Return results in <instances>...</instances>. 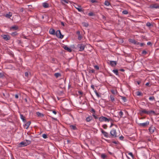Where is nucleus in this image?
<instances>
[{
    "mask_svg": "<svg viewBox=\"0 0 159 159\" xmlns=\"http://www.w3.org/2000/svg\"><path fill=\"white\" fill-rule=\"evenodd\" d=\"M139 112L140 114H145L149 115L152 114L154 115H157L155 112L153 111L150 110L147 111L145 109L143 108H141V110H139Z\"/></svg>",
    "mask_w": 159,
    "mask_h": 159,
    "instance_id": "nucleus-1",
    "label": "nucleus"
},
{
    "mask_svg": "<svg viewBox=\"0 0 159 159\" xmlns=\"http://www.w3.org/2000/svg\"><path fill=\"white\" fill-rule=\"evenodd\" d=\"M99 120L100 122H103V121H105L106 122L107 121H112L113 120L111 118H107L106 117L102 116L100 117L99 118Z\"/></svg>",
    "mask_w": 159,
    "mask_h": 159,
    "instance_id": "nucleus-2",
    "label": "nucleus"
},
{
    "mask_svg": "<svg viewBox=\"0 0 159 159\" xmlns=\"http://www.w3.org/2000/svg\"><path fill=\"white\" fill-rule=\"evenodd\" d=\"M111 138H116L117 137V133L116 130L112 129L110 132Z\"/></svg>",
    "mask_w": 159,
    "mask_h": 159,
    "instance_id": "nucleus-3",
    "label": "nucleus"
},
{
    "mask_svg": "<svg viewBox=\"0 0 159 159\" xmlns=\"http://www.w3.org/2000/svg\"><path fill=\"white\" fill-rule=\"evenodd\" d=\"M149 8L151 9H159V4L156 3L152 4L149 6Z\"/></svg>",
    "mask_w": 159,
    "mask_h": 159,
    "instance_id": "nucleus-4",
    "label": "nucleus"
},
{
    "mask_svg": "<svg viewBox=\"0 0 159 159\" xmlns=\"http://www.w3.org/2000/svg\"><path fill=\"white\" fill-rule=\"evenodd\" d=\"M55 34H56V36L59 38L62 39L63 38V35L61 34V31L59 30L56 31Z\"/></svg>",
    "mask_w": 159,
    "mask_h": 159,
    "instance_id": "nucleus-5",
    "label": "nucleus"
},
{
    "mask_svg": "<svg viewBox=\"0 0 159 159\" xmlns=\"http://www.w3.org/2000/svg\"><path fill=\"white\" fill-rule=\"evenodd\" d=\"M149 124V122L148 121H147L146 122L142 123H139V125L140 127H145Z\"/></svg>",
    "mask_w": 159,
    "mask_h": 159,
    "instance_id": "nucleus-6",
    "label": "nucleus"
},
{
    "mask_svg": "<svg viewBox=\"0 0 159 159\" xmlns=\"http://www.w3.org/2000/svg\"><path fill=\"white\" fill-rule=\"evenodd\" d=\"M77 47L80 48L79 51H82L84 49L85 46L83 44H78Z\"/></svg>",
    "mask_w": 159,
    "mask_h": 159,
    "instance_id": "nucleus-7",
    "label": "nucleus"
},
{
    "mask_svg": "<svg viewBox=\"0 0 159 159\" xmlns=\"http://www.w3.org/2000/svg\"><path fill=\"white\" fill-rule=\"evenodd\" d=\"M2 38L5 40L8 41L10 39V36L8 35H3L2 36Z\"/></svg>",
    "mask_w": 159,
    "mask_h": 159,
    "instance_id": "nucleus-8",
    "label": "nucleus"
},
{
    "mask_svg": "<svg viewBox=\"0 0 159 159\" xmlns=\"http://www.w3.org/2000/svg\"><path fill=\"white\" fill-rule=\"evenodd\" d=\"M74 6L79 11L81 12L82 11V8L80 6L75 4V5H74Z\"/></svg>",
    "mask_w": 159,
    "mask_h": 159,
    "instance_id": "nucleus-9",
    "label": "nucleus"
},
{
    "mask_svg": "<svg viewBox=\"0 0 159 159\" xmlns=\"http://www.w3.org/2000/svg\"><path fill=\"white\" fill-rule=\"evenodd\" d=\"M102 133V134H103L104 137L106 138L108 137V133L104 131L103 129H100Z\"/></svg>",
    "mask_w": 159,
    "mask_h": 159,
    "instance_id": "nucleus-10",
    "label": "nucleus"
},
{
    "mask_svg": "<svg viewBox=\"0 0 159 159\" xmlns=\"http://www.w3.org/2000/svg\"><path fill=\"white\" fill-rule=\"evenodd\" d=\"M155 129V127L151 126L149 128L148 130L151 134H152L154 132Z\"/></svg>",
    "mask_w": 159,
    "mask_h": 159,
    "instance_id": "nucleus-11",
    "label": "nucleus"
},
{
    "mask_svg": "<svg viewBox=\"0 0 159 159\" xmlns=\"http://www.w3.org/2000/svg\"><path fill=\"white\" fill-rule=\"evenodd\" d=\"M12 13L11 12H9L6 15H4V16L7 18L10 19L11 17L12 16Z\"/></svg>",
    "mask_w": 159,
    "mask_h": 159,
    "instance_id": "nucleus-12",
    "label": "nucleus"
},
{
    "mask_svg": "<svg viewBox=\"0 0 159 159\" xmlns=\"http://www.w3.org/2000/svg\"><path fill=\"white\" fill-rule=\"evenodd\" d=\"M91 112L93 113V114H92V116L94 117V118L95 119H97L98 118V117L97 116H96L94 114L95 113V111L94 109L92 108Z\"/></svg>",
    "mask_w": 159,
    "mask_h": 159,
    "instance_id": "nucleus-13",
    "label": "nucleus"
},
{
    "mask_svg": "<svg viewBox=\"0 0 159 159\" xmlns=\"http://www.w3.org/2000/svg\"><path fill=\"white\" fill-rule=\"evenodd\" d=\"M63 48L65 50H66L67 51L69 52H70L72 51L71 49L70 48L68 47L66 45H65L63 46Z\"/></svg>",
    "mask_w": 159,
    "mask_h": 159,
    "instance_id": "nucleus-14",
    "label": "nucleus"
},
{
    "mask_svg": "<svg viewBox=\"0 0 159 159\" xmlns=\"http://www.w3.org/2000/svg\"><path fill=\"white\" fill-rule=\"evenodd\" d=\"M26 146L25 144V142L24 141L23 142H20L19 145V147H23Z\"/></svg>",
    "mask_w": 159,
    "mask_h": 159,
    "instance_id": "nucleus-15",
    "label": "nucleus"
},
{
    "mask_svg": "<svg viewBox=\"0 0 159 159\" xmlns=\"http://www.w3.org/2000/svg\"><path fill=\"white\" fill-rule=\"evenodd\" d=\"M30 123H31V122L30 121H28L24 125V128L26 129H28V128H29Z\"/></svg>",
    "mask_w": 159,
    "mask_h": 159,
    "instance_id": "nucleus-16",
    "label": "nucleus"
},
{
    "mask_svg": "<svg viewBox=\"0 0 159 159\" xmlns=\"http://www.w3.org/2000/svg\"><path fill=\"white\" fill-rule=\"evenodd\" d=\"M93 119L92 116H89L87 117L85 119L86 121L87 122H89L91 121Z\"/></svg>",
    "mask_w": 159,
    "mask_h": 159,
    "instance_id": "nucleus-17",
    "label": "nucleus"
},
{
    "mask_svg": "<svg viewBox=\"0 0 159 159\" xmlns=\"http://www.w3.org/2000/svg\"><path fill=\"white\" fill-rule=\"evenodd\" d=\"M116 62L115 61H110V64L112 66H114L116 65Z\"/></svg>",
    "mask_w": 159,
    "mask_h": 159,
    "instance_id": "nucleus-18",
    "label": "nucleus"
},
{
    "mask_svg": "<svg viewBox=\"0 0 159 159\" xmlns=\"http://www.w3.org/2000/svg\"><path fill=\"white\" fill-rule=\"evenodd\" d=\"M18 29V27L16 25H14L11 27L10 28V30H16Z\"/></svg>",
    "mask_w": 159,
    "mask_h": 159,
    "instance_id": "nucleus-19",
    "label": "nucleus"
},
{
    "mask_svg": "<svg viewBox=\"0 0 159 159\" xmlns=\"http://www.w3.org/2000/svg\"><path fill=\"white\" fill-rule=\"evenodd\" d=\"M49 32L50 34L52 35H55V31L53 29H50L49 30Z\"/></svg>",
    "mask_w": 159,
    "mask_h": 159,
    "instance_id": "nucleus-20",
    "label": "nucleus"
},
{
    "mask_svg": "<svg viewBox=\"0 0 159 159\" xmlns=\"http://www.w3.org/2000/svg\"><path fill=\"white\" fill-rule=\"evenodd\" d=\"M20 118L22 120L23 122L25 123L26 122V120H25V117L23 116L22 114H20Z\"/></svg>",
    "mask_w": 159,
    "mask_h": 159,
    "instance_id": "nucleus-21",
    "label": "nucleus"
},
{
    "mask_svg": "<svg viewBox=\"0 0 159 159\" xmlns=\"http://www.w3.org/2000/svg\"><path fill=\"white\" fill-rule=\"evenodd\" d=\"M43 6L44 8H47L49 7V4L47 2H44L43 3Z\"/></svg>",
    "mask_w": 159,
    "mask_h": 159,
    "instance_id": "nucleus-22",
    "label": "nucleus"
},
{
    "mask_svg": "<svg viewBox=\"0 0 159 159\" xmlns=\"http://www.w3.org/2000/svg\"><path fill=\"white\" fill-rule=\"evenodd\" d=\"M69 127L72 130H75L77 129L76 126L75 125H70Z\"/></svg>",
    "mask_w": 159,
    "mask_h": 159,
    "instance_id": "nucleus-23",
    "label": "nucleus"
},
{
    "mask_svg": "<svg viewBox=\"0 0 159 159\" xmlns=\"http://www.w3.org/2000/svg\"><path fill=\"white\" fill-rule=\"evenodd\" d=\"M36 115L38 117H43L44 116V115L39 112H36Z\"/></svg>",
    "mask_w": 159,
    "mask_h": 159,
    "instance_id": "nucleus-24",
    "label": "nucleus"
},
{
    "mask_svg": "<svg viewBox=\"0 0 159 159\" xmlns=\"http://www.w3.org/2000/svg\"><path fill=\"white\" fill-rule=\"evenodd\" d=\"M24 141L25 143L26 146L30 144L31 143V141L29 140H25Z\"/></svg>",
    "mask_w": 159,
    "mask_h": 159,
    "instance_id": "nucleus-25",
    "label": "nucleus"
},
{
    "mask_svg": "<svg viewBox=\"0 0 159 159\" xmlns=\"http://www.w3.org/2000/svg\"><path fill=\"white\" fill-rule=\"evenodd\" d=\"M129 42L131 43H132L134 44H135V42L136 41L135 40L132 39H129Z\"/></svg>",
    "mask_w": 159,
    "mask_h": 159,
    "instance_id": "nucleus-26",
    "label": "nucleus"
},
{
    "mask_svg": "<svg viewBox=\"0 0 159 159\" xmlns=\"http://www.w3.org/2000/svg\"><path fill=\"white\" fill-rule=\"evenodd\" d=\"M54 76L56 78H57L61 76V75L60 73H55Z\"/></svg>",
    "mask_w": 159,
    "mask_h": 159,
    "instance_id": "nucleus-27",
    "label": "nucleus"
},
{
    "mask_svg": "<svg viewBox=\"0 0 159 159\" xmlns=\"http://www.w3.org/2000/svg\"><path fill=\"white\" fill-rule=\"evenodd\" d=\"M61 2L62 4H65V3H68V1L67 0H61Z\"/></svg>",
    "mask_w": 159,
    "mask_h": 159,
    "instance_id": "nucleus-28",
    "label": "nucleus"
},
{
    "mask_svg": "<svg viewBox=\"0 0 159 159\" xmlns=\"http://www.w3.org/2000/svg\"><path fill=\"white\" fill-rule=\"evenodd\" d=\"M110 98L112 102H113L115 101V98L114 96L111 95L110 96Z\"/></svg>",
    "mask_w": 159,
    "mask_h": 159,
    "instance_id": "nucleus-29",
    "label": "nucleus"
},
{
    "mask_svg": "<svg viewBox=\"0 0 159 159\" xmlns=\"http://www.w3.org/2000/svg\"><path fill=\"white\" fill-rule=\"evenodd\" d=\"M120 97L124 102H126L127 101V100L126 99V98L125 97L122 96H121Z\"/></svg>",
    "mask_w": 159,
    "mask_h": 159,
    "instance_id": "nucleus-30",
    "label": "nucleus"
},
{
    "mask_svg": "<svg viewBox=\"0 0 159 159\" xmlns=\"http://www.w3.org/2000/svg\"><path fill=\"white\" fill-rule=\"evenodd\" d=\"M113 72L116 75H118V70L117 69L114 70Z\"/></svg>",
    "mask_w": 159,
    "mask_h": 159,
    "instance_id": "nucleus-31",
    "label": "nucleus"
},
{
    "mask_svg": "<svg viewBox=\"0 0 159 159\" xmlns=\"http://www.w3.org/2000/svg\"><path fill=\"white\" fill-rule=\"evenodd\" d=\"M107 157V156L105 154H102L101 155V157L102 159H105Z\"/></svg>",
    "mask_w": 159,
    "mask_h": 159,
    "instance_id": "nucleus-32",
    "label": "nucleus"
},
{
    "mask_svg": "<svg viewBox=\"0 0 159 159\" xmlns=\"http://www.w3.org/2000/svg\"><path fill=\"white\" fill-rule=\"evenodd\" d=\"M82 24L83 26L85 27H87L89 25V24L88 23L85 22H83Z\"/></svg>",
    "mask_w": 159,
    "mask_h": 159,
    "instance_id": "nucleus-33",
    "label": "nucleus"
},
{
    "mask_svg": "<svg viewBox=\"0 0 159 159\" xmlns=\"http://www.w3.org/2000/svg\"><path fill=\"white\" fill-rule=\"evenodd\" d=\"M110 4V3L108 1H106L104 2V5L107 6H108Z\"/></svg>",
    "mask_w": 159,
    "mask_h": 159,
    "instance_id": "nucleus-34",
    "label": "nucleus"
},
{
    "mask_svg": "<svg viewBox=\"0 0 159 159\" xmlns=\"http://www.w3.org/2000/svg\"><path fill=\"white\" fill-rule=\"evenodd\" d=\"M94 91L98 97L99 98L101 97V95L98 93L96 89H95V90H94Z\"/></svg>",
    "mask_w": 159,
    "mask_h": 159,
    "instance_id": "nucleus-35",
    "label": "nucleus"
},
{
    "mask_svg": "<svg viewBox=\"0 0 159 159\" xmlns=\"http://www.w3.org/2000/svg\"><path fill=\"white\" fill-rule=\"evenodd\" d=\"M17 34H18L16 32H15L12 33L11 34V35L12 36H13L14 37V36H15Z\"/></svg>",
    "mask_w": 159,
    "mask_h": 159,
    "instance_id": "nucleus-36",
    "label": "nucleus"
},
{
    "mask_svg": "<svg viewBox=\"0 0 159 159\" xmlns=\"http://www.w3.org/2000/svg\"><path fill=\"white\" fill-rule=\"evenodd\" d=\"M136 94L137 96H142L143 95L141 92L138 91L136 92Z\"/></svg>",
    "mask_w": 159,
    "mask_h": 159,
    "instance_id": "nucleus-37",
    "label": "nucleus"
},
{
    "mask_svg": "<svg viewBox=\"0 0 159 159\" xmlns=\"http://www.w3.org/2000/svg\"><path fill=\"white\" fill-rule=\"evenodd\" d=\"M88 15L89 16H94L95 14L93 12H90L88 13Z\"/></svg>",
    "mask_w": 159,
    "mask_h": 159,
    "instance_id": "nucleus-38",
    "label": "nucleus"
},
{
    "mask_svg": "<svg viewBox=\"0 0 159 159\" xmlns=\"http://www.w3.org/2000/svg\"><path fill=\"white\" fill-rule=\"evenodd\" d=\"M25 76L26 77H28L29 75H30V72L29 73L27 72H26L25 73Z\"/></svg>",
    "mask_w": 159,
    "mask_h": 159,
    "instance_id": "nucleus-39",
    "label": "nucleus"
},
{
    "mask_svg": "<svg viewBox=\"0 0 159 159\" xmlns=\"http://www.w3.org/2000/svg\"><path fill=\"white\" fill-rule=\"evenodd\" d=\"M89 71L90 73H94L95 72V70L93 69H89Z\"/></svg>",
    "mask_w": 159,
    "mask_h": 159,
    "instance_id": "nucleus-40",
    "label": "nucleus"
},
{
    "mask_svg": "<svg viewBox=\"0 0 159 159\" xmlns=\"http://www.w3.org/2000/svg\"><path fill=\"white\" fill-rule=\"evenodd\" d=\"M128 13V11L127 10H124L122 11V13L126 15Z\"/></svg>",
    "mask_w": 159,
    "mask_h": 159,
    "instance_id": "nucleus-41",
    "label": "nucleus"
},
{
    "mask_svg": "<svg viewBox=\"0 0 159 159\" xmlns=\"http://www.w3.org/2000/svg\"><path fill=\"white\" fill-rule=\"evenodd\" d=\"M155 98L153 96L150 97L149 98V100H155Z\"/></svg>",
    "mask_w": 159,
    "mask_h": 159,
    "instance_id": "nucleus-42",
    "label": "nucleus"
},
{
    "mask_svg": "<svg viewBox=\"0 0 159 159\" xmlns=\"http://www.w3.org/2000/svg\"><path fill=\"white\" fill-rule=\"evenodd\" d=\"M123 114V112L121 111H120L119 112V115L120 116V117H121Z\"/></svg>",
    "mask_w": 159,
    "mask_h": 159,
    "instance_id": "nucleus-43",
    "label": "nucleus"
},
{
    "mask_svg": "<svg viewBox=\"0 0 159 159\" xmlns=\"http://www.w3.org/2000/svg\"><path fill=\"white\" fill-rule=\"evenodd\" d=\"M102 127L104 129H107V126L106 124H104L103 125Z\"/></svg>",
    "mask_w": 159,
    "mask_h": 159,
    "instance_id": "nucleus-44",
    "label": "nucleus"
},
{
    "mask_svg": "<svg viewBox=\"0 0 159 159\" xmlns=\"http://www.w3.org/2000/svg\"><path fill=\"white\" fill-rule=\"evenodd\" d=\"M128 155H130L132 159L134 158V156L133 153L132 152H129L128 153Z\"/></svg>",
    "mask_w": 159,
    "mask_h": 159,
    "instance_id": "nucleus-45",
    "label": "nucleus"
},
{
    "mask_svg": "<svg viewBox=\"0 0 159 159\" xmlns=\"http://www.w3.org/2000/svg\"><path fill=\"white\" fill-rule=\"evenodd\" d=\"M42 137L44 139H46L47 138V135L45 134H43Z\"/></svg>",
    "mask_w": 159,
    "mask_h": 159,
    "instance_id": "nucleus-46",
    "label": "nucleus"
},
{
    "mask_svg": "<svg viewBox=\"0 0 159 159\" xmlns=\"http://www.w3.org/2000/svg\"><path fill=\"white\" fill-rule=\"evenodd\" d=\"M82 36L80 35H79L78 37V39L79 40H80L82 39Z\"/></svg>",
    "mask_w": 159,
    "mask_h": 159,
    "instance_id": "nucleus-47",
    "label": "nucleus"
},
{
    "mask_svg": "<svg viewBox=\"0 0 159 159\" xmlns=\"http://www.w3.org/2000/svg\"><path fill=\"white\" fill-rule=\"evenodd\" d=\"M147 53V52L145 50H143L142 52V54L145 55Z\"/></svg>",
    "mask_w": 159,
    "mask_h": 159,
    "instance_id": "nucleus-48",
    "label": "nucleus"
},
{
    "mask_svg": "<svg viewBox=\"0 0 159 159\" xmlns=\"http://www.w3.org/2000/svg\"><path fill=\"white\" fill-rule=\"evenodd\" d=\"M94 67L97 70H98L99 69V67L97 65H95L94 66Z\"/></svg>",
    "mask_w": 159,
    "mask_h": 159,
    "instance_id": "nucleus-49",
    "label": "nucleus"
},
{
    "mask_svg": "<svg viewBox=\"0 0 159 159\" xmlns=\"http://www.w3.org/2000/svg\"><path fill=\"white\" fill-rule=\"evenodd\" d=\"M146 25L148 26H150L151 25V24L150 23L148 22H147V23L146 24Z\"/></svg>",
    "mask_w": 159,
    "mask_h": 159,
    "instance_id": "nucleus-50",
    "label": "nucleus"
},
{
    "mask_svg": "<svg viewBox=\"0 0 159 159\" xmlns=\"http://www.w3.org/2000/svg\"><path fill=\"white\" fill-rule=\"evenodd\" d=\"M91 2L92 3L98 2V1L96 0H91Z\"/></svg>",
    "mask_w": 159,
    "mask_h": 159,
    "instance_id": "nucleus-51",
    "label": "nucleus"
},
{
    "mask_svg": "<svg viewBox=\"0 0 159 159\" xmlns=\"http://www.w3.org/2000/svg\"><path fill=\"white\" fill-rule=\"evenodd\" d=\"M4 76L3 73H0V78L3 77Z\"/></svg>",
    "mask_w": 159,
    "mask_h": 159,
    "instance_id": "nucleus-52",
    "label": "nucleus"
},
{
    "mask_svg": "<svg viewBox=\"0 0 159 159\" xmlns=\"http://www.w3.org/2000/svg\"><path fill=\"white\" fill-rule=\"evenodd\" d=\"M119 138L120 140H123L124 138V137L123 136H121Z\"/></svg>",
    "mask_w": 159,
    "mask_h": 159,
    "instance_id": "nucleus-53",
    "label": "nucleus"
},
{
    "mask_svg": "<svg viewBox=\"0 0 159 159\" xmlns=\"http://www.w3.org/2000/svg\"><path fill=\"white\" fill-rule=\"evenodd\" d=\"M111 91L113 94H115V92L114 90H111Z\"/></svg>",
    "mask_w": 159,
    "mask_h": 159,
    "instance_id": "nucleus-54",
    "label": "nucleus"
},
{
    "mask_svg": "<svg viewBox=\"0 0 159 159\" xmlns=\"http://www.w3.org/2000/svg\"><path fill=\"white\" fill-rule=\"evenodd\" d=\"M15 97L16 99H18L19 98L18 95L17 94H16L15 95Z\"/></svg>",
    "mask_w": 159,
    "mask_h": 159,
    "instance_id": "nucleus-55",
    "label": "nucleus"
},
{
    "mask_svg": "<svg viewBox=\"0 0 159 159\" xmlns=\"http://www.w3.org/2000/svg\"><path fill=\"white\" fill-rule=\"evenodd\" d=\"M78 93H79L80 95H82L83 93V92L81 91H78Z\"/></svg>",
    "mask_w": 159,
    "mask_h": 159,
    "instance_id": "nucleus-56",
    "label": "nucleus"
},
{
    "mask_svg": "<svg viewBox=\"0 0 159 159\" xmlns=\"http://www.w3.org/2000/svg\"><path fill=\"white\" fill-rule=\"evenodd\" d=\"M147 44L148 45H151L152 44L151 42H148L147 43Z\"/></svg>",
    "mask_w": 159,
    "mask_h": 159,
    "instance_id": "nucleus-57",
    "label": "nucleus"
},
{
    "mask_svg": "<svg viewBox=\"0 0 159 159\" xmlns=\"http://www.w3.org/2000/svg\"><path fill=\"white\" fill-rule=\"evenodd\" d=\"M144 44V43H140L139 45H140L141 47H142L143 46Z\"/></svg>",
    "mask_w": 159,
    "mask_h": 159,
    "instance_id": "nucleus-58",
    "label": "nucleus"
},
{
    "mask_svg": "<svg viewBox=\"0 0 159 159\" xmlns=\"http://www.w3.org/2000/svg\"><path fill=\"white\" fill-rule=\"evenodd\" d=\"M3 95L6 98L8 96V95L7 94V96H6L5 95V94L4 93H3Z\"/></svg>",
    "mask_w": 159,
    "mask_h": 159,
    "instance_id": "nucleus-59",
    "label": "nucleus"
},
{
    "mask_svg": "<svg viewBox=\"0 0 159 159\" xmlns=\"http://www.w3.org/2000/svg\"><path fill=\"white\" fill-rule=\"evenodd\" d=\"M28 6L29 7V8L30 9L32 8V5H28Z\"/></svg>",
    "mask_w": 159,
    "mask_h": 159,
    "instance_id": "nucleus-60",
    "label": "nucleus"
},
{
    "mask_svg": "<svg viewBox=\"0 0 159 159\" xmlns=\"http://www.w3.org/2000/svg\"><path fill=\"white\" fill-rule=\"evenodd\" d=\"M91 88L94 90V88L93 85H91Z\"/></svg>",
    "mask_w": 159,
    "mask_h": 159,
    "instance_id": "nucleus-61",
    "label": "nucleus"
},
{
    "mask_svg": "<svg viewBox=\"0 0 159 159\" xmlns=\"http://www.w3.org/2000/svg\"><path fill=\"white\" fill-rule=\"evenodd\" d=\"M140 43L139 42H137V41H136L135 43V44H137V45H139L140 44Z\"/></svg>",
    "mask_w": 159,
    "mask_h": 159,
    "instance_id": "nucleus-62",
    "label": "nucleus"
},
{
    "mask_svg": "<svg viewBox=\"0 0 159 159\" xmlns=\"http://www.w3.org/2000/svg\"><path fill=\"white\" fill-rule=\"evenodd\" d=\"M20 11L21 12H22L24 11V9L23 8H21L20 9Z\"/></svg>",
    "mask_w": 159,
    "mask_h": 159,
    "instance_id": "nucleus-63",
    "label": "nucleus"
},
{
    "mask_svg": "<svg viewBox=\"0 0 159 159\" xmlns=\"http://www.w3.org/2000/svg\"><path fill=\"white\" fill-rule=\"evenodd\" d=\"M61 25L62 26H64L65 25H64V22H61Z\"/></svg>",
    "mask_w": 159,
    "mask_h": 159,
    "instance_id": "nucleus-64",
    "label": "nucleus"
}]
</instances>
